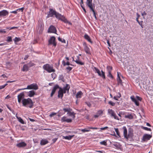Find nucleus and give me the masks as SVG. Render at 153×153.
<instances>
[{"label":"nucleus","instance_id":"41","mask_svg":"<svg viewBox=\"0 0 153 153\" xmlns=\"http://www.w3.org/2000/svg\"><path fill=\"white\" fill-rule=\"evenodd\" d=\"M58 40L59 41L61 42L62 43H65L66 41L64 39H62V38H61L60 37H58Z\"/></svg>","mask_w":153,"mask_h":153},{"label":"nucleus","instance_id":"36","mask_svg":"<svg viewBox=\"0 0 153 153\" xmlns=\"http://www.w3.org/2000/svg\"><path fill=\"white\" fill-rule=\"evenodd\" d=\"M59 80H61L62 81L64 82L65 79L64 77L62 74L60 75L59 77Z\"/></svg>","mask_w":153,"mask_h":153},{"label":"nucleus","instance_id":"19","mask_svg":"<svg viewBox=\"0 0 153 153\" xmlns=\"http://www.w3.org/2000/svg\"><path fill=\"white\" fill-rule=\"evenodd\" d=\"M63 93L62 92V89L61 88H59V90L58 92V96L59 98L61 97L62 98L63 96Z\"/></svg>","mask_w":153,"mask_h":153},{"label":"nucleus","instance_id":"4","mask_svg":"<svg viewBox=\"0 0 153 153\" xmlns=\"http://www.w3.org/2000/svg\"><path fill=\"white\" fill-rule=\"evenodd\" d=\"M43 68L49 73L55 71V70L53 68V67L50 66V65L48 64L44 65Z\"/></svg>","mask_w":153,"mask_h":153},{"label":"nucleus","instance_id":"14","mask_svg":"<svg viewBox=\"0 0 153 153\" xmlns=\"http://www.w3.org/2000/svg\"><path fill=\"white\" fill-rule=\"evenodd\" d=\"M113 145L117 149H121L122 148V146L121 144L119 143L115 142Z\"/></svg>","mask_w":153,"mask_h":153},{"label":"nucleus","instance_id":"30","mask_svg":"<svg viewBox=\"0 0 153 153\" xmlns=\"http://www.w3.org/2000/svg\"><path fill=\"white\" fill-rule=\"evenodd\" d=\"M69 88L70 87H65L63 89H62L63 94L64 93H65L67 91H68Z\"/></svg>","mask_w":153,"mask_h":153},{"label":"nucleus","instance_id":"33","mask_svg":"<svg viewBox=\"0 0 153 153\" xmlns=\"http://www.w3.org/2000/svg\"><path fill=\"white\" fill-rule=\"evenodd\" d=\"M141 128L143 129H144L145 130H146V131H151L152 130L151 129V128H148L147 127H144L143 126H141Z\"/></svg>","mask_w":153,"mask_h":153},{"label":"nucleus","instance_id":"48","mask_svg":"<svg viewBox=\"0 0 153 153\" xmlns=\"http://www.w3.org/2000/svg\"><path fill=\"white\" fill-rule=\"evenodd\" d=\"M87 5L88 6L92 5V2L89 1V0H88V1H87Z\"/></svg>","mask_w":153,"mask_h":153},{"label":"nucleus","instance_id":"11","mask_svg":"<svg viewBox=\"0 0 153 153\" xmlns=\"http://www.w3.org/2000/svg\"><path fill=\"white\" fill-rule=\"evenodd\" d=\"M147 89V92L148 94L150 95H153V87H148Z\"/></svg>","mask_w":153,"mask_h":153},{"label":"nucleus","instance_id":"46","mask_svg":"<svg viewBox=\"0 0 153 153\" xmlns=\"http://www.w3.org/2000/svg\"><path fill=\"white\" fill-rule=\"evenodd\" d=\"M114 129L115 132H116L117 135L119 136L120 135V133L119 132L118 129L117 128H114Z\"/></svg>","mask_w":153,"mask_h":153},{"label":"nucleus","instance_id":"29","mask_svg":"<svg viewBox=\"0 0 153 153\" xmlns=\"http://www.w3.org/2000/svg\"><path fill=\"white\" fill-rule=\"evenodd\" d=\"M35 94V92L33 91H29L28 96L30 97H32Z\"/></svg>","mask_w":153,"mask_h":153},{"label":"nucleus","instance_id":"23","mask_svg":"<svg viewBox=\"0 0 153 153\" xmlns=\"http://www.w3.org/2000/svg\"><path fill=\"white\" fill-rule=\"evenodd\" d=\"M16 117L17 118L18 121L19 122H20L21 123L23 124H25L24 121L21 117H18V116L16 114Z\"/></svg>","mask_w":153,"mask_h":153},{"label":"nucleus","instance_id":"17","mask_svg":"<svg viewBox=\"0 0 153 153\" xmlns=\"http://www.w3.org/2000/svg\"><path fill=\"white\" fill-rule=\"evenodd\" d=\"M130 98L131 100L132 101L134 102L135 105L137 106H139V102L136 100L134 96H131L130 97Z\"/></svg>","mask_w":153,"mask_h":153},{"label":"nucleus","instance_id":"38","mask_svg":"<svg viewBox=\"0 0 153 153\" xmlns=\"http://www.w3.org/2000/svg\"><path fill=\"white\" fill-rule=\"evenodd\" d=\"M6 41L7 42H10L12 41V37L10 36H8L7 37Z\"/></svg>","mask_w":153,"mask_h":153},{"label":"nucleus","instance_id":"26","mask_svg":"<svg viewBox=\"0 0 153 153\" xmlns=\"http://www.w3.org/2000/svg\"><path fill=\"white\" fill-rule=\"evenodd\" d=\"M59 87H54V88H53L52 90V92H51V97H52L53 96V95L55 93L56 89L57 88H59Z\"/></svg>","mask_w":153,"mask_h":153},{"label":"nucleus","instance_id":"3","mask_svg":"<svg viewBox=\"0 0 153 153\" xmlns=\"http://www.w3.org/2000/svg\"><path fill=\"white\" fill-rule=\"evenodd\" d=\"M123 135L124 137L126 139L128 140L129 138H131L133 136V134L130 132H128V134L127 135V130L126 127L124 126L123 127Z\"/></svg>","mask_w":153,"mask_h":153},{"label":"nucleus","instance_id":"43","mask_svg":"<svg viewBox=\"0 0 153 153\" xmlns=\"http://www.w3.org/2000/svg\"><path fill=\"white\" fill-rule=\"evenodd\" d=\"M100 144L101 145H104L105 146H106L107 145L106 141L105 140L100 142Z\"/></svg>","mask_w":153,"mask_h":153},{"label":"nucleus","instance_id":"53","mask_svg":"<svg viewBox=\"0 0 153 153\" xmlns=\"http://www.w3.org/2000/svg\"><path fill=\"white\" fill-rule=\"evenodd\" d=\"M93 15H94V18H95V19L97 20V17L96 16V13L95 12V11L94 10V11H93Z\"/></svg>","mask_w":153,"mask_h":153},{"label":"nucleus","instance_id":"15","mask_svg":"<svg viewBox=\"0 0 153 153\" xmlns=\"http://www.w3.org/2000/svg\"><path fill=\"white\" fill-rule=\"evenodd\" d=\"M27 145V144L24 142H22L18 143L16 145V146L19 148L23 147H25Z\"/></svg>","mask_w":153,"mask_h":153},{"label":"nucleus","instance_id":"47","mask_svg":"<svg viewBox=\"0 0 153 153\" xmlns=\"http://www.w3.org/2000/svg\"><path fill=\"white\" fill-rule=\"evenodd\" d=\"M87 128L89 130L90 129H97L99 128H96V127H87Z\"/></svg>","mask_w":153,"mask_h":153},{"label":"nucleus","instance_id":"21","mask_svg":"<svg viewBox=\"0 0 153 153\" xmlns=\"http://www.w3.org/2000/svg\"><path fill=\"white\" fill-rule=\"evenodd\" d=\"M29 68L27 64H25L23 66L22 71H27L29 70Z\"/></svg>","mask_w":153,"mask_h":153},{"label":"nucleus","instance_id":"44","mask_svg":"<svg viewBox=\"0 0 153 153\" xmlns=\"http://www.w3.org/2000/svg\"><path fill=\"white\" fill-rule=\"evenodd\" d=\"M108 72V76L109 77H111L112 79L113 78V76L111 74V72Z\"/></svg>","mask_w":153,"mask_h":153},{"label":"nucleus","instance_id":"5","mask_svg":"<svg viewBox=\"0 0 153 153\" xmlns=\"http://www.w3.org/2000/svg\"><path fill=\"white\" fill-rule=\"evenodd\" d=\"M48 45H53L55 47L56 45V38L54 36H52L48 40Z\"/></svg>","mask_w":153,"mask_h":153},{"label":"nucleus","instance_id":"2","mask_svg":"<svg viewBox=\"0 0 153 153\" xmlns=\"http://www.w3.org/2000/svg\"><path fill=\"white\" fill-rule=\"evenodd\" d=\"M22 103L24 106L32 108L33 105V103L31 99L30 98L23 99L22 100Z\"/></svg>","mask_w":153,"mask_h":153},{"label":"nucleus","instance_id":"57","mask_svg":"<svg viewBox=\"0 0 153 153\" xmlns=\"http://www.w3.org/2000/svg\"><path fill=\"white\" fill-rule=\"evenodd\" d=\"M24 9V8L23 7L21 8L17 9V10H18L19 11L20 10H21L22 12H23Z\"/></svg>","mask_w":153,"mask_h":153},{"label":"nucleus","instance_id":"28","mask_svg":"<svg viewBox=\"0 0 153 153\" xmlns=\"http://www.w3.org/2000/svg\"><path fill=\"white\" fill-rule=\"evenodd\" d=\"M62 64H63V65L64 66H65L66 65H72V66L73 65L72 64L70 63L69 62H67L66 63L65 62V61H64V60H63V61H62Z\"/></svg>","mask_w":153,"mask_h":153},{"label":"nucleus","instance_id":"42","mask_svg":"<svg viewBox=\"0 0 153 153\" xmlns=\"http://www.w3.org/2000/svg\"><path fill=\"white\" fill-rule=\"evenodd\" d=\"M81 131L83 132H86L89 131H90V130L89 129H88L87 128H86L81 129Z\"/></svg>","mask_w":153,"mask_h":153},{"label":"nucleus","instance_id":"64","mask_svg":"<svg viewBox=\"0 0 153 153\" xmlns=\"http://www.w3.org/2000/svg\"><path fill=\"white\" fill-rule=\"evenodd\" d=\"M117 97L118 98H120L121 97V94L120 93H118Z\"/></svg>","mask_w":153,"mask_h":153},{"label":"nucleus","instance_id":"16","mask_svg":"<svg viewBox=\"0 0 153 153\" xmlns=\"http://www.w3.org/2000/svg\"><path fill=\"white\" fill-rule=\"evenodd\" d=\"M117 80L118 85H123L122 83V80L119 76V73L118 72H117Z\"/></svg>","mask_w":153,"mask_h":153},{"label":"nucleus","instance_id":"54","mask_svg":"<svg viewBox=\"0 0 153 153\" xmlns=\"http://www.w3.org/2000/svg\"><path fill=\"white\" fill-rule=\"evenodd\" d=\"M81 5V6L82 7V8L83 9V10L85 12V13H86V10H85V7H84L83 5L82 4H81V5Z\"/></svg>","mask_w":153,"mask_h":153},{"label":"nucleus","instance_id":"40","mask_svg":"<svg viewBox=\"0 0 153 153\" xmlns=\"http://www.w3.org/2000/svg\"><path fill=\"white\" fill-rule=\"evenodd\" d=\"M27 65L28 66L29 68L32 67L35 65L34 63L31 62H30L29 63L27 64Z\"/></svg>","mask_w":153,"mask_h":153},{"label":"nucleus","instance_id":"45","mask_svg":"<svg viewBox=\"0 0 153 153\" xmlns=\"http://www.w3.org/2000/svg\"><path fill=\"white\" fill-rule=\"evenodd\" d=\"M108 103L109 105H111L112 106H114L115 105V103L111 101H109Z\"/></svg>","mask_w":153,"mask_h":153},{"label":"nucleus","instance_id":"1","mask_svg":"<svg viewBox=\"0 0 153 153\" xmlns=\"http://www.w3.org/2000/svg\"><path fill=\"white\" fill-rule=\"evenodd\" d=\"M54 16H55L57 19L61 20L65 23H68V21L63 16L57 12L55 10H53V9H49V11L48 13L46 18H48L50 17H53Z\"/></svg>","mask_w":153,"mask_h":153},{"label":"nucleus","instance_id":"49","mask_svg":"<svg viewBox=\"0 0 153 153\" xmlns=\"http://www.w3.org/2000/svg\"><path fill=\"white\" fill-rule=\"evenodd\" d=\"M66 70L68 71V72H69L71 71L72 69V68L70 66H68L66 68Z\"/></svg>","mask_w":153,"mask_h":153},{"label":"nucleus","instance_id":"22","mask_svg":"<svg viewBox=\"0 0 153 153\" xmlns=\"http://www.w3.org/2000/svg\"><path fill=\"white\" fill-rule=\"evenodd\" d=\"M48 141L46 139H42L40 142V144L41 145H45L48 143Z\"/></svg>","mask_w":153,"mask_h":153},{"label":"nucleus","instance_id":"7","mask_svg":"<svg viewBox=\"0 0 153 153\" xmlns=\"http://www.w3.org/2000/svg\"><path fill=\"white\" fill-rule=\"evenodd\" d=\"M94 69L95 70V72L97 73L98 75L103 79H105V72L101 71L102 74L101 73L100 71L97 68L94 67Z\"/></svg>","mask_w":153,"mask_h":153},{"label":"nucleus","instance_id":"24","mask_svg":"<svg viewBox=\"0 0 153 153\" xmlns=\"http://www.w3.org/2000/svg\"><path fill=\"white\" fill-rule=\"evenodd\" d=\"M84 38L86 40H87L89 42L91 43H92V42L91 41V40L90 38V37L87 34H85L84 36Z\"/></svg>","mask_w":153,"mask_h":153},{"label":"nucleus","instance_id":"59","mask_svg":"<svg viewBox=\"0 0 153 153\" xmlns=\"http://www.w3.org/2000/svg\"><path fill=\"white\" fill-rule=\"evenodd\" d=\"M108 128V127H107V126H106V127H104L101 128H100V129L102 130H105L106 129H107Z\"/></svg>","mask_w":153,"mask_h":153},{"label":"nucleus","instance_id":"20","mask_svg":"<svg viewBox=\"0 0 153 153\" xmlns=\"http://www.w3.org/2000/svg\"><path fill=\"white\" fill-rule=\"evenodd\" d=\"M83 95L81 91H79L76 94V97L77 98H81Z\"/></svg>","mask_w":153,"mask_h":153},{"label":"nucleus","instance_id":"9","mask_svg":"<svg viewBox=\"0 0 153 153\" xmlns=\"http://www.w3.org/2000/svg\"><path fill=\"white\" fill-rule=\"evenodd\" d=\"M48 32L56 33V27L54 26L51 25L48 29Z\"/></svg>","mask_w":153,"mask_h":153},{"label":"nucleus","instance_id":"12","mask_svg":"<svg viewBox=\"0 0 153 153\" xmlns=\"http://www.w3.org/2000/svg\"><path fill=\"white\" fill-rule=\"evenodd\" d=\"M1 16L4 17L8 15L9 12L6 10H3L0 11Z\"/></svg>","mask_w":153,"mask_h":153},{"label":"nucleus","instance_id":"51","mask_svg":"<svg viewBox=\"0 0 153 153\" xmlns=\"http://www.w3.org/2000/svg\"><path fill=\"white\" fill-rule=\"evenodd\" d=\"M56 114V113L53 112V113H51V114H50L49 116L50 117H52L53 116L55 115Z\"/></svg>","mask_w":153,"mask_h":153},{"label":"nucleus","instance_id":"60","mask_svg":"<svg viewBox=\"0 0 153 153\" xmlns=\"http://www.w3.org/2000/svg\"><path fill=\"white\" fill-rule=\"evenodd\" d=\"M18 11L17 10V9L16 10L13 11L12 12H11L10 13H13L14 14H17V11Z\"/></svg>","mask_w":153,"mask_h":153},{"label":"nucleus","instance_id":"35","mask_svg":"<svg viewBox=\"0 0 153 153\" xmlns=\"http://www.w3.org/2000/svg\"><path fill=\"white\" fill-rule=\"evenodd\" d=\"M103 113V111L101 110L98 111L97 114L99 116H101L102 115Z\"/></svg>","mask_w":153,"mask_h":153},{"label":"nucleus","instance_id":"6","mask_svg":"<svg viewBox=\"0 0 153 153\" xmlns=\"http://www.w3.org/2000/svg\"><path fill=\"white\" fill-rule=\"evenodd\" d=\"M108 113L111 115V117H114V119L118 120H120V119L116 115L114 111L111 109H108Z\"/></svg>","mask_w":153,"mask_h":153},{"label":"nucleus","instance_id":"34","mask_svg":"<svg viewBox=\"0 0 153 153\" xmlns=\"http://www.w3.org/2000/svg\"><path fill=\"white\" fill-rule=\"evenodd\" d=\"M88 7L90 8L91 11L93 12L94 11V8L95 7L94 5V4L93 5H91L88 6Z\"/></svg>","mask_w":153,"mask_h":153},{"label":"nucleus","instance_id":"56","mask_svg":"<svg viewBox=\"0 0 153 153\" xmlns=\"http://www.w3.org/2000/svg\"><path fill=\"white\" fill-rule=\"evenodd\" d=\"M27 86H38L36 83H33L30 85H28Z\"/></svg>","mask_w":153,"mask_h":153},{"label":"nucleus","instance_id":"50","mask_svg":"<svg viewBox=\"0 0 153 153\" xmlns=\"http://www.w3.org/2000/svg\"><path fill=\"white\" fill-rule=\"evenodd\" d=\"M51 75L52 76V78L53 79L55 78L56 77V74H55V73H52V74H51Z\"/></svg>","mask_w":153,"mask_h":153},{"label":"nucleus","instance_id":"25","mask_svg":"<svg viewBox=\"0 0 153 153\" xmlns=\"http://www.w3.org/2000/svg\"><path fill=\"white\" fill-rule=\"evenodd\" d=\"M74 136V135H69L68 136H63V138L68 140H71L72 138Z\"/></svg>","mask_w":153,"mask_h":153},{"label":"nucleus","instance_id":"62","mask_svg":"<svg viewBox=\"0 0 153 153\" xmlns=\"http://www.w3.org/2000/svg\"><path fill=\"white\" fill-rule=\"evenodd\" d=\"M6 106L7 107V108L11 111H12V110H11V108L9 106V105H6Z\"/></svg>","mask_w":153,"mask_h":153},{"label":"nucleus","instance_id":"52","mask_svg":"<svg viewBox=\"0 0 153 153\" xmlns=\"http://www.w3.org/2000/svg\"><path fill=\"white\" fill-rule=\"evenodd\" d=\"M63 110L65 112H70L69 109L68 108H64Z\"/></svg>","mask_w":153,"mask_h":153},{"label":"nucleus","instance_id":"61","mask_svg":"<svg viewBox=\"0 0 153 153\" xmlns=\"http://www.w3.org/2000/svg\"><path fill=\"white\" fill-rule=\"evenodd\" d=\"M136 97V98L137 99V100H139L140 101H141L142 99L140 97L138 96H137Z\"/></svg>","mask_w":153,"mask_h":153},{"label":"nucleus","instance_id":"58","mask_svg":"<svg viewBox=\"0 0 153 153\" xmlns=\"http://www.w3.org/2000/svg\"><path fill=\"white\" fill-rule=\"evenodd\" d=\"M6 33V31L4 30V29H0V33Z\"/></svg>","mask_w":153,"mask_h":153},{"label":"nucleus","instance_id":"13","mask_svg":"<svg viewBox=\"0 0 153 153\" xmlns=\"http://www.w3.org/2000/svg\"><path fill=\"white\" fill-rule=\"evenodd\" d=\"M61 121L62 122H66L67 123H70L72 122V120L67 118L66 117H63L61 118Z\"/></svg>","mask_w":153,"mask_h":153},{"label":"nucleus","instance_id":"63","mask_svg":"<svg viewBox=\"0 0 153 153\" xmlns=\"http://www.w3.org/2000/svg\"><path fill=\"white\" fill-rule=\"evenodd\" d=\"M28 119L31 122H34L35 121V120L33 119L30 118L29 117Z\"/></svg>","mask_w":153,"mask_h":153},{"label":"nucleus","instance_id":"32","mask_svg":"<svg viewBox=\"0 0 153 153\" xmlns=\"http://www.w3.org/2000/svg\"><path fill=\"white\" fill-rule=\"evenodd\" d=\"M34 89L35 90H37L38 89V87H27V88H25L23 89Z\"/></svg>","mask_w":153,"mask_h":153},{"label":"nucleus","instance_id":"8","mask_svg":"<svg viewBox=\"0 0 153 153\" xmlns=\"http://www.w3.org/2000/svg\"><path fill=\"white\" fill-rule=\"evenodd\" d=\"M152 137V135L150 134H145L143 135L142 140L143 142L147 141L148 140H149Z\"/></svg>","mask_w":153,"mask_h":153},{"label":"nucleus","instance_id":"27","mask_svg":"<svg viewBox=\"0 0 153 153\" xmlns=\"http://www.w3.org/2000/svg\"><path fill=\"white\" fill-rule=\"evenodd\" d=\"M84 50L87 54H90L89 48L87 46L84 47Z\"/></svg>","mask_w":153,"mask_h":153},{"label":"nucleus","instance_id":"37","mask_svg":"<svg viewBox=\"0 0 153 153\" xmlns=\"http://www.w3.org/2000/svg\"><path fill=\"white\" fill-rule=\"evenodd\" d=\"M21 40V39L20 38L17 37H16L15 38L13 39V40L15 43H16V42L20 41Z\"/></svg>","mask_w":153,"mask_h":153},{"label":"nucleus","instance_id":"39","mask_svg":"<svg viewBox=\"0 0 153 153\" xmlns=\"http://www.w3.org/2000/svg\"><path fill=\"white\" fill-rule=\"evenodd\" d=\"M107 69L108 70V72H111V71L112 70V66H108L107 67Z\"/></svg>","mask_w":153,"mask_h":153},{"label":"nucleus","instance_id":"31","mask_svg":"<svg viewBox=\"0 0 153 153\" xmlns=\"http://www.w3.org/2000/svg\"><path fill=\"white\" fill-rule=\"evenodd\" d=\"M125 117V118H128L129 119H132L133 118V116L131 114L126 115Z\"/></svg>","mask_w":153,"mask_h":153},{"label":"nucleus","instance_id":"18","mask_svg":"<svg viewBox=\"0 0 153 153\" xmlns=\"http://www.w3.org/2000/svg\"><path fill=\"white\" fill-rule=\"evenodd\" d=\"M77 59L75 61H74L77 64L80 65H83L84 64V62L79 61V56H77L76 57Z\"/></svg>","mask_w":153,"mask_h":153},{"label":"nucleus","instance_id":"55","mask_svg":"<svg viewBox=\"0 0 153 153\" xmlns=\"http://www.w3.org/2000/svg\"><path fill=\"white\" fill-rule=\"evenodd\" d=\"M143 22V21H141L140 22L138 23L139 24V25H140V26H141V27L143 28V26L142 25Z\"/></svg>","mask_w":153,"mask_h":153},{"label":"nucleus","instance_id":"10","mask_svg":"<svg viewBox=\"0 0 153 153\" xmlns=\"http://www.w3.org/2000/svg\"><path fill=\"white\" fill-rule=\"evenodd\" d=\"M25 94L23 93H21L19 94L18 96V101L19 103L22 102V100L24 99Z\"/></svg>","mask_w":153,"mask_h":153}]
</instances>
